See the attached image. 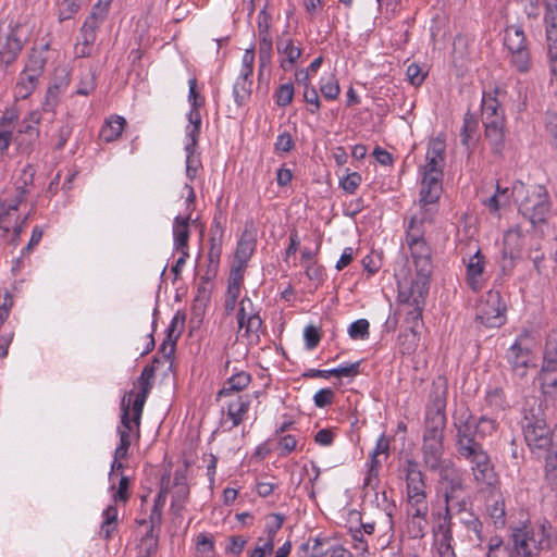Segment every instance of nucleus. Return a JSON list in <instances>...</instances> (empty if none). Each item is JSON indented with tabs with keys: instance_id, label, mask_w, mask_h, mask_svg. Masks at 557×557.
Masks as SVG:
<instances>
[{
	"instance_id": "nucleus-1",
	"label": "nucleus",
	"mask_w": 557,
	"mask_h": 557,
	"mask_svg": "<svg viewBox=\"0 0 557 557\" xmlns=\"http://www.w3.org/2000/svg\"><path fill=\"white\" fill-rule=\"evenodd\" d=\"M510 539V548L487 549L486 557H544L557 541L552 525L545 523L517 528Z\"/></svg>"
},
{
	"instance_id": "nucleus-2",
	"label": "nucleus",
	"mask_w": 557,
	"mask_h": 557,
	"mask_svg": "<svg viewBox=\"0 0 557 557\" xmlns=\"http://www.w3.org/2000/svg\"><path fill=\"white\" fill-rule=\"evenodd\" d=\"M544 401L535 396L525 397L521 426L527 445L532 451L547 453L556 442V433L546 423Z\"/></svg>"
},
{
	"instance_id": "nucleus-3",
	"label": "nucleus",
	"mask_w": 557,
	"mask_h": 557,
	"mask_svg": "<svg viewBox=\"0 0 557 557\" xmlns=\"http://www.w3.org/2000/svg\"><path fill=\"white\" fill-rule=\"evenodd\" d=\"M429 212L430 210H425L421 219L412 216L406 234V242L416 268V278L410 284H419L422 288L423 286H430V277L433 272L432 251L423 237V223L425 221L432 222Z\"/></svg>"
},
{
	"instance_id": "nucleus-4",
	"label": "nucleus",
	"mask_w": 557,
	"mask_h": 557,
	"mask_svg": "<svg viewBox=\"0 0 557 557\" xmlns=\"http://www.w3.org/2000/svg\"><path fill=\"white\" fill-rule=\"evenodd\" d=\"M448 383L446 377L437 376L432 382L429 405L425 411L423 440L444 441L446 428V404Z\"/></svg>"
},
{
	"instance_id": "nucleus-5",
	"label": "nucleus",
	"mask_w": 557,
	"mask_h": 557,
	"mask_svg": "<svg viewBox=\"0 0 557 557\" xmlns=\"http://www.w3.org/2000/svg\"><path fill=\"white\" fill-rule=\"evenodd\" d=\"M519 212L530 221L533 228L545 224L550 210L548 194L545 187L537 185L525 188L523 184L513 188Z\"/></svg>"
},
{
	"instance_id": "nucleus-6",
	"label": "nucleus",
	"mask_w": 557,
	"mask_h": 557,
	"mask_svg": "<svg viewBox=\"0 0 557 557\" xmlns=\"http://www.w3.org/2000/svg\"><path fill=\"white\" fill-rule=\"evenodd\" d=\"M430 286L419 284H410L405 286L398 282V300L401 310L405 312V329L419 330L422 324V312L425 306V298L429 294Z\"/></svg>"
},
{
	"instance_id": "nucleus-7",
	"label": "nucleus",
	"mask_w": 557,
	"mask_h": 557,
	"mask_svg": "<svg viewBox=\"0 0 557 557\" xmlns=\"http://www.w3.org/2000/svg\"><path fill=\"white\" fill-rule=\"evenodd\" d=\"M28 41V30L24 24L9 23L0 25V66L14 63Z\"/></svg>"
},
{
	"instance_id": "nucleus-8",
	"label": "nucleus",
	"mask_w": 557,
	"mask_h": 557,
	"mask_svg": "<svg viewBox=\"0 0 557 557\" xmlns=\"http://www.w3.org/2000/svg\"><path fill=\"white\" fill-rule=\"evenodd\" d=\"M504 46L509 62L519 73H528L532 66L529 42L521 26L509 25L504 30Z\"/></svg>"
},
{
	"instance_id": "nucleus-9",
	"label": "nucleus",
	"mask_w": 557,
	"mask_h": 557,
	"mask_svg": "<svg viewBox=\"0 0 557 557\" xmlns=\"http://www.w3.org/2000/svg\"><path fill=\"white\" fill-rule=\"evenodd\" d=\"M506 304L498 290H488L476 308L475 320L486 327H500L506 322Z\"/></svg>"
},
{
	"instance_id": "nucleus-10",
	"label": "nucleus",
	"mask_w": 557,
	"mask_h": 557,
	"mask_svg": "<svg viewBox=\"0 0 557 557\" xmlns=\"http://www.w3.org/2000/svg\"><path fill=\"white\" fill-rule=\"evenodd\" d=\"M458 457L471 465L474 480L480 484L494 486L497 475L494 470L491 457L483 446L457 453Z\"/></svg>"
},
{
	"instance_id": "nucleus-11",
	"label": "nucleus",
	"mask_w": 557,
	"mask_h": 557,
	"mask_svg": "<svg viewBox=\"0 0 557 557\" xmlns=\"http://www.w3.org/2000/svg\"><path fill=\"white\" fill-rule=\"evenodd\" d=\"M527 339V337H519L506 354L512 373L519 379L525 377L529 368H536L535 355Z\"/></svg>"
},
{
	"instance_id": "nucleus-12",
	"label": "nucleus",
	"mask_w": 557,
	"mask_h": 557,
	"mask_svg": "<svg viewBox=\"0 0 557 557\" xmlns=\"http://www.w3.org/2000/svg\"><path fill=\"white\" fill-rule=\"evenodd\" d=\"M470 418H472V412L468 407L460 408L453 416V426L456 431L455 447L457 453L483 446L481 443L482 440L471 431V425L469 424Z\"/></svg>"
},
{
	"instance_id": "nucleus-13",
	"label": "nucleus",
	"mask_w": 557,
	"mask_h": 557,
	"mask_svg": "<svg viewBox=\"0 0 557 557\" xmlns=\"http://www.w3.org/2000/svg\"><path fill=\"white\" fill-rule=\"evenodd\" d=\"M442 180L443 175L422 174L419 203L423 210L422 213L425 210H430L429 214L432 218L435 214V211H433L432 208L426 207L435 205L440 200L443 191Z\"/></svg>"
},
{
	"instance_id": "nucleus-14",
	"label": "nucleus",
	"mask_w": 557,
	"mask_h": 557,
	"mask_svg": "<svg viewBox=\"0 0 557 557\" xmlns=\"http://www.w3.org/2000/svg\"><path fill=\"white\" fill-rule=\"evenodd\" d=\"M442 481L445 483L444 500L445 507L451 508L458 496L465 491V483L461 473L453 467H446L440 471Z\"/></svg>"
},
{
	"instance_id": "nucleus-15",
	"label": "nucleus",
	"mask_w": 557,
	"mask_h": 557,
	"mask_svg": "<svg viewBox=\"0 0 557 557\" xmlns=\"http://www.w3.org/2000/svg\"><path fill=\"white\" fill-rule=\"evenodd\" d=\"M544 24L547 40V53L550 62H557V0L544 1Z\"/></svg>"
},
{
	"instance_id": "nucleus-16",
	"label": "nucleus",
	"mask_w": 557,
	"mask_h": 557,
	"mask_svg": "<svg viewBox=\"0 0 557 557\" xmlns=\"http://www.w3.org/2000/svg\"><path fill=\"white\" fill-rule=\"evenodd\" d=\"M400 473L406 482V494H418L421 491L428 490L425 475L420 469V465L414 459H406L400 465Z\"/></svg>"
},
{
	"instance_id": "nucleus-17",
	"label": "nucleus",
	"mask_w": 557,
	"mask_h": 557,
	"mask_svg": "<svg viewBox=\"0 0 557 557\" xmlns=\"http://www.w3.org/2000/svg\"><path fill=\"white\" fill-rule=\"evenodd\" d=\"M485 127V138L491 145L493 153L500 154L505 146V114L482 120Z\"/></svg>"
},
{
	"instance_id": "nucleus-18",
	"label": "nucleus",
	"mask_w": 557,
	"mask_h": 557,
	"mask_svg": "<svg viewBox=\"0 0 557 557\" xmlns=\"http://www.w3.org/2000/svg\"><path fill=\"white\" fill-rule=\"evenodd\" d=\"M23 202V195L13 196L12 199L0 200V237L9 235L11 228L16 224V211L18 206Z\"/></svg>"
},
{
	"instance_id": "nucleus-19",
	"label": "nucleus",
	"mask_w": 557,
	"mask_h": 557,
	"mask_svg": "<svg viewBox=\"0 0 557 557\" xmlns=\"http://www.w3.org/2000/svg\"><path fill=\"white\" fill-rule=\"evenodd\" d=\"M423 463L430 471H441L445 465L443 441L423 440L422 444Z\"/></svg>"
},
{
	"instance_id": "nucleus-20",
	"label": "nucleus",
	"mask_w": 557,
	"mask_h": 557,
	"mask_svg": "<svg viewBox=\"0 0 557 557\" xmlns=\"http://www.w3.org/2000/svg\"><path fill=\"white\" fill-rule=\"evenodd\" d=\"M70 84L69 73L62 69L55 73L53 83L48 87L42 109L51 112L59 102L60 94L65 91Z\"/></svg>"
},
{
	"instance_id": "nucleus-21",
	"label": "nucleus",
	"mask_w": 557,
	"mask_h": 557,
	"mask_svg": "<svg viewBox=\"0 0 557 557\" xmlns=\"http://www.w3.org/2000/svg\"><path fill=\"white\" fill-rule=\"evenodd\" d=\"M426 164L421 166V174L443 175L445 160V146L442 141H434L426 151Z\"/></svg>"
},
{
	"instance_id": "nucleus-22",
	"label": "nucleus",
	"mask_w": 557,
	"mask_h": 557,
	"mask_svg": "<svg viewBox=\"0 0 557 557\" xmlns=\"http://www.w3.org/2000/svg\"><path fill=\"white\" fill-rule=\"evenodd\" d=\"M484 269L485 257L480 250H476L475 253L470 257L466 267L467 282L473 292H478L483 287L481 276L484 273Z\"/></svg>"
},
{
	"instance_id": "nucleus-23",
	"label": "nucleus",
	"mask_w": 557,
	"mask_h": 557,
	"mask_svg": "<svg viewBox=\"0 0 557 557\" xmlns=\"http://www.w3.org/2000/svg\"><path fill=\"white\" fill-rule=\"evenodd\" d=\"M133 392L128 393V398L126 396L122 398L121 401V426L117 429V433L120 435V447L129 449L132 444L131 441V432L133 431V425L131 421V397L133 396Z\"/></svg>"
},
{
	"instance_id": "nucleus-24",
	"label": "nucleus",
	"mask_w": 557,
	"mask_h": 557,
	"mask_svg": "<svg viewBox=\"0 0 557 557\" xmlns=\"http://www.w3.org/2000/svg\"><path fill=\"white\" fill-rule=\"evenodd\" d=\"M461 525L466 530V535L469 542L478 548L482 547L484 542L483 523L473 512L465 513L459 518Z\"/></svg>"
},
{
	"instance_id": "nucleus-25",
	"label": "nucleus",
	"mask_w": 557,
	"mask_h": 557,
	"mask_svg": "<svg viewBox=\"0 0 557 557\" xmlns=\"http://www.w3.org/2000/svg\"><path fill=\"white\" fill-rule=\"evenodd\" d=\"M276 49L280 54L285 55V59L281 61V67L284 71L292 70L301 55V49L294 46L292 39H284L283 36L277 39Z\"/></svg>"
},
{
	"instance_id": "nucleus-26",
	"label": "nucleus",
	"mask_w": 557,
	"mask_h": 557,
	"mask_svg": "<svg viewBox=\"0 0 557 557\" xmlns=\"http://www.w3.org/2000/svg\"><path fill=\"white\" fill-rule=\"evenodd\" d=\"M522 230L519 225L511 227L504 234L503 256L511 260L519 257L521 250Z\"/></svg>"
},
{
	"instance_id": "nucleus-27",
	"label": "nucleus",
	"mask_w": 557,
	"mask_h": 557,
	"mask_svg": "<svg viewBox=\"0 0 557 557\" xmlns=\"http://www.w3.org/2000/svg\"><path fill=\"white\" fill-rule=\"evenodd\" d=\"M429 511H407V530L412 539H423L426 534Z\"/></svg>"
},
{
	"instance_id": "nucleus-28",
	"label": "nucleus",
	"mask_w": 557,
	"mask_h": 557,
	"mask_svg": "<svg viewBox=\"0 0 557 557\" xmlns=\"http://www.w3.org/2000/svg\"><path fill=\"white\" fill-rule=\"evenodd\" d=\"M41 76L28 71H22L14 88L17 98L26 99L37 88Z\"/></svg>"
},
{
	"instance_id": "nucleus-29",
	"label": "nucleus",
	"mask_w": 557,
	"mask_h": 557,
	"mask_svg": "<svg viewBox=\"0 0 557 557\" xmlns=\"http://www.w3.org/2000/svg\"><path fill=\"white\" fill-rule=\"evenodd\" d=\"M250 381V374L245 371L232 375L219 391L218 398L231 396L233 393H239L249 385Z\"/></svg>"
},
{
	"instance_id": "nucleus-30",
	"label": "nucleus",
	"mask_w": 557,
	"mask_h": 557,
	"mask_svg": "<svg viewBox=\"0 0 557 557\" xmlns=\"http://www.w3.org/2000/svg\"><path fill=\"white\" fill-rule=\"evenodd\" d=\"M189 220H190L189 215H187L185 218L176 216L174 219L173 235H174V246H175L176 250H187L188 251Z\"/></svg>"
},
{
	"instance_id": "nucleus-31",
	"label": "nucleus",
	"mask_w": 557,
	"mask_h": 557,
	"mask_svg": "<svg viewBox=\"0 0 557 557\" xmlns=\"http://www.w3.org/2000/svg\"><path fill=\"white\" fill-rule=\"evenodd\" d=\"M126 124V121L122 116H112L109 120L106 121V123L102 125L99 137L106 143H112L116 140Z\"/></svg>"
},
{
	"instance_id": "nucleus-32",
	"label": "nucleus",
	"mask_w": 557,
	"mask_h": 557,
	"mask_svg": "<svg viewBox=\"0 0 557 557\" xmlns=\"http://www.w3.org/2000/svg\"><path fill=\"white\" fill-rule=\"evenodd\" d=\"M250 406L248 396L238 395L235 399L227 404V416L233 422V426L239 425Z\"/></svg>"
},
{
	"instance_id": "nucleus-33",
	"label": "nucleus",
	"mask_w": 557,
	"mask_h": 557,
	"mask_svg": "<svg viewBox=\"0 0 557 557\" xmlns=\"http://www.w3.org/2000/svg\"><path fill=\"white\" fill-rule=\"evenodd\" d=\"M469 424L471 425V431L482 441L486 437L493 436L498 425L496 420L492 418L481 416L475 420L473 414L472 418L469 419Z\"/></svg>"
},
{
	"instance_id": "nucleus-34",
	"label": "nucleus",
	"mask_w": 557,
	"mask_h": 557,
	"mask_svg": "<svg viewBox=\"0 0 557 557\" xmlns=\"http://www.w3.org/2000/svg\"><path fill=\"white\" fill-rule=\"evenodd\" d=\"M440 522L433 529L435 541H453V512L451 508L444 507V511L438 513Z\"/></svg>"
},
{
	"instance_id": "nucleus-35",
	"label": "nucleus",
	"mask_w": 557,
	"mask_h": 557,
	"mask_svg": "<svg viewBox=\"0 0 557 557\" xmlns=\"http://www.w3.org/2000/svg\"><path fill=\"white\" fill-rule=\"evenodd\" d=\"M256 249V238L252 234H249L247 231L243 233L240 239L237 243V247L235 250V259L236 262L246 263L251 258L252 253Z\"/></svg>"
},
{
	"instance_id": "nucleus-36",
	"label": "nucleus",
	"mask_w": 557,
	"mask_h": 557,
	"mask_svg": "<svg viewBox=\"0 0 557 557\" xmlns=\"http://www.w3.org/2000/svg\"><path fill=\"white\" fill-rule=\"evenodd\" d=\"M252 76L240 74L233 86V96L237 106L246 104L251 96Z\"/></svg>"
},
{
	"instance_id": "nucleus-37",
	"label": "nucleus",
	"mask_w": 557,
	"mask_h": 557,
	"mask_svg": "<svg viewBox=\"0 0 557 557\" xmlns=\"http://www.w3.org/2000/svg\"><path fill=\"white\" fill-rule=\"evenodd\" d=\"M103 521L100 527V535L110 540L117 527V508L115 505H109L102 512Z\"/></svg>"
},
{
	"instance_id": "nucleus-38",
	"label": "nucleus",
	"mask_w": 557,
	"mask_h": 557,
	"mask_svg": "<svg viewBox=\"0 0 557 557\" xmlns=\"http://www.w3.org/2000/svg\"><path fill=\"white\" fill-rule=\"evenodd\" d=\"M542 372H557V343L550 337L545 343Z\"/></svg>"
},
{
	"instance_id": "nucleus-39",
	"label": "nucleus",
	"mask_w": 557,
	"mask_h": 557,
	"mask_svg": "<svg viewBox=\"0 0 557 557\" xmlns=\"http://www.w3.org/2000/svg\"><path fill=\"white\" fill-rule=\"evenodd\" d=\"M403 354H412L416 351L420 341V332L414 329H405L398 337Z\"/></svg>"
},
{
	"instance_id": "nucleus-40",
	"label": "nucleus",
	"mask_w": 557,
	"mask_h": 557,
	"mask_svg": "<svg viewBox=\"0 0 557 557\" xmlns=\"http://www.w3.org/2000/svg\"><path fill=\"white\" fill-rule=\"evenodd\" d=\"M35 177V169L33 165L27 164L25 165L20 173L18 178L15 182V195L20 196V194L23 195V202L26 199V195L28 194L27 187L33 185Z\"/></svg>"
},
{
	"instance_id": "nucleus-41",
	"label": "nucleus",
	"mask_w": 557,
	"mask_h": 557,
	"mask_svg": "<svg viewBox=\"0 0 557 557\" xmlns=\"http://www.w3.org/2000/svg\"><path fill=\"white\" fill-rule=\"evenodd\" d=\"M40 113L38 111H33L29 113L28 117H26L21 126L18 133L25 134L27 136L28 143L35 141L39 136L38 124L40 123Z\"/></svg>"
},
{
	"instance_id": "nucleus-42",
	"label": "nucleus",
	"mask_w": 557,
	"mask_h": 557,
	"mask_svg": "<svg viewBox=\"0 0 557 557\" xmlns=\"http://www.w3.org/2000/svg\"><path fill=\"white\" fill-rule=\"evenodd\" d=\"M14 128L13 116L2 115L0 120V156L4 154L12 140V132Z\"/></svg>"
},
{
	"instance_id": "nucleus-43",
	"label": "nucleus",
	"mask_w": 557,
	"mask_h": 557,
	"mask_svg": "<svg viewBox=\"0 0 557 557\" xmlns=\"http://www.w3.org/2000/svg\"><path fill=\"white\" fill-rule=\"evenodd\" d=\"M504 114V109L500 107L497 98L484 92L482 98V120Z\"/></svg>"
},
{
	"instance_id": "nucleus-44",
	"label": "nucleus",
	"mask_w": 557,
	"mask_h": 557,
	"mask_svg": "<svg viewBox=\"0 0 557 557\" xmlns=\"http://www.w3.org/2000/svg\"><path fill=\"white\" fill-rule=\"evenodd\" d=\"M478 128H479L478 119L470 112H467L465 114L463 126H462V129L460 133L461 144L465 147L469 148L470 141L473 138L474 134L476 133Z\"/></svg>"
},
{
	"instance_id": "nucleus-45",
	"label": "nucleus",
	"mask_w": 557,
	"mask_h": 557,
	"mask_svg": "<svg viewBox=\"0 0 557 557\" xmlns=\"http://www.w3.org/2000/svg\"><path fill=\"white\" fill-rule=\"evenodd\" d=\"M407 511H429L428 492L406 494Z\"/></svg>"
},
{
	"instance_id": "nucleus-46",
	"label": "nucleus",
	"mask_w": 557,
	"mask_h": 557,
	"mask_svg": "<svg viewBox=\"0 0 557 557\" xmlns=\"http://www.w3.org/2000/svg\"><path fill=\"white\" fill-rule=\"evenodd\" d=\"M221 253H222V247H221L220 243L211 244L209 252H208V267H207V271H206V277L208 280L216 276Z\"/></svg>"
},
{
	"instance_id": "nucleus-47",
	"label": "nucleus",
	"mask_w": 557,
	"mask_h": 557,
	"mask_svg": "<svg viewBox=\"0 0 557 557\" xmlns=\"http://www.w3.org/2000/svg\"><path fill=\"white\" fill-rule=\"evenodd\" d=\"M486 510L496 528L505 527L506 512L503 499H495L493 504L487 505Z\"/></svg>"
},
{
	"instance_id": "nucleus-48",
	"label": "nucleus",
	"mask_w": 557,
	"mask_h": 557,
	"mask_svg": "<svg viewBox=\"0 0 557 557\" xmlns=\"http://www.w3.org/2000/svg\"><path fill=\"white\" fill-rule=\"evenodd\" d=\"M46 65V58L44 57L42 51H37L35 49L28 55L27 62L25 64L24 71H28L38 75H42L44 69Z\"/></svg>"
},
{
	"instance_id": "nucleus-49",
	"label": "nucleus",
	"mask_w": 557,
	"mask_h": 557,
	"mask_svg": "<svg viewBox=\"0 0 557 557\" xmlns=\"http://www.w3.org/2000/svg\"><path fill=\"white\" fill-rule=\"evenodd\" d=\"M185 321H186V314L185 312L178 310L174 317L172 318V321L170 323V325L168 326V330H166V337H169V339H174V341H177L184 330V326H185Z\"/></svg>"
},
{
	"instance_id": "nucleus-50",
	"label": "nucleus",
	"mask_w": 557,
	"mask_h": 557,
	"mask_svg": "<svg viewBox=\"0 0 557 557\" xmlns=\"http://www.w3.org/2000/svg\"><path fill=\"white\" fill-rule=\"evenodd\" d=\"M275 102L278 107L288 106L294 98V86L292 83L282 84L274 92Z\"/></svg>"
},
{
	"instance_id": "nucleus-51",
	"label": "nucleus",
	"mask_w": 557,
	"mask_h": 557,
	"mask_svg": "<svg viewBox=\"0 0 557 557\" xmlns=\"http://www.w3.org/2000/svg\"><path fill=\"white\" fill-rule=\"evenodd\" d=\"M272 37H259V63L260 69L267 66L272 58Z\"/></svg>"
},
{
	"instance_id": "nucleus-52",
	"label": "nucleus",
	"mask_w": 557,
	"mask_h": 557,
	"mask_svg": "<svg viewBox=\"0 0 557 557\" xmlns=\"http://www.w3.org/2000/svg\"><path fill=\"white\" fill-rule=\"evenodd\" d=\"M148 395H144V393H137L132 404L133 417L131 418V421L132 425L136 426L137 433H139L140 419Z\"/></svg>"
},
{
	"instance_id": "nucleus-53",
	"label": "nucleus",
	"mask_w": 557,
	"mask_h": 557,
	"mask_svg": "<svg viewBox=\"0 0 557 557\" xmlns=\"http://www.w3.org/2000/svg\"><path fill=\"white\" fill-rule=\"evenodd\" d=\"M109 5L110 4H106V1L99 0L92 8V11L86 18L85 23L99 27L107 16Z\"/></svg>"
},
{
	"instance_id": "nucleus-54",
	"label": "nucleus",
	"mask_w": 557,
	"mask_h": 557,
	"mask_svg": "<svg viewBox=\"0 0 557 557\" xmlns=\"http://www.w3.org/2000/svg\"><path fill=\"white\" fill-rule=\"evenodd\" d=\"M153 379H154V367L153 366H146L140 376L138 377V385L140 391L138 393H144V395H149L152 386H153Z\"/></svg>"
},
{
	"instance_id": "nucleus-55",
	"label": "nucleus",
	"mask_w": 557,
	"mask_h": 557,
	"mask_svg": "<svg viewBox=\"0 0 557 557\" xmlns=\"http://www.w3.org/2000/svg\"><path fill=\"white\" fill-rule=\"evenodd\" d=\"M320 90H321L323 97L329 100H335L341 92L338 82L334 77H329L327 79H322L321 85H320Z\"/></svg>"
},
{
	"instance_id": "nucleus-56",
	"label": "nucleus",
	"mask_w": 557,
	"mask_h": 557,
	"mask_svg": "<svg viewBox=\"0 0 557 557\" xmlns=\"http://www.w3.org/2000/svg\"><path fill=\"white\" fill-rule=\"evenodd\" d=\"M131 480L128 476L122 475L119 481V486L116 491L113 493L112 498L114 503H127L131 494H129Z\"/></svg>"
},
{
	"instance_id": "nucleus-57",
	"label": "nucleus",
	"mask_w": 557,
	"mask_h": 557,
	"mask_svg": "<svg viewBox=\"0 0 557 557\" xmlns=\"http://www.w3.org/2000/svg\"><path fill=\"white\" fill-rule=\"evenodd\" d=\"M369 327L368 320L360 319L349 325L348 334L352 339H363L369 335Z\"/></svg>"
},
{
	"instance_id": "nucleus-58",
	"label": "nucleus",
	"mask_w": 557,
	"mask_h": 557,
	"mask_svg": "<svg viewBox=\"0 0 557 557\" xmlns=\"http://www.w3.org/2000/svg\"><path fill=\"white\" fill-rule=\"evenodd\" d=\"M257 24H258V36L259 37H269V36H271L270 28H271V24H272V16L267 11V7H264L259 12L258 18H257Z\"/></svg>"
},
{
	"instance_id": "nucleus-59",
	"label": "nucleus",
	"mask_w": 557,
	"mask_h": 557,
	"mask_svg": "<svg viewBox=\"0 0 557 557\" xmlns=\"http://www.w3.org/2000/svg\"><path fill=\"white\" fill-rule=\"evenodd\" d=\"M335 393L332 388H322L313 396V403L318 408H325L333 404Z\"/></svg>"
},
{
	"instance_id": "nucleus-60",
	"label": "nucleus",
	"mask_w": 557,
	"mask_h": 557,
	"mask_svg": "<svg viewBox=\"0 0 557 557\" xmlns=\"http://www.w3.org/2000/svg\"><path fill=\"white\" fill-rule=\"evenodd\" d=\"M270 521L267 522L265 533L267 537L275 539L276 533L282 528L285 517L281 513H272L270 515Z\"/></svg>"
},
{
	"instance_id": "nucleus-61",
	"label": "nucleus",
	"mask_w": 557,
	"mask_h": 557,
	"mask_svg": "<svg viewBox=\"0 0 557 557\" xmlns=\"http://www.w3.org/2000/svg\"><path fill=\"white\" fill-rule=\"evenodd\" d=\"M79 2L75 0H63L59 8L60 21L71 18L79 9Z\"/></svg>"
},
{
	"instance_id": "nucleus-62",
	"label": "nucleus",
	"mask_w": 557,
	"mask_h": 557,
	"mask_svg": "<svg viewBox=\"0 0 557 557\" xmlns=\"http://www.w3.org/2000/svg\"><path fill=\"white\" fill-rule=\"evenodd\" d=\"M486 401L490 406L504 409L506 407V397L502 388H494L486 393Z\"/></svg>"
},
{
	"instance_id": "nucleus-63",
	"label": "nucleus",
	"mask_w": 557,
	"mask_h": 557,
	"mask_svg": "<svg viewBox=\"0 0 557 557\" xmlns=\"http://www.w3.org/2000/svg\"><path fill=\"white\" fill-rule=\"evenodd\" d=\"M96 88L95 75L91 72H87L81 79L76 94L81 96H88Z\"/></svg>"
},
{
	"instance_id": "nucleus-64",
	"label": "nucleus",
	"mask_w": 557,
	"mask_h": 557,
	"mask_svg": "<svg viewBox=\"0 0 557 557\" xmlns=\"http://www.w3.org/2000/svg\"><path fill=\"white\" fill-rule=\"evenodd\" d=\"M361 183V175L352 172L346 175L339 183L341 187L348 194H354Z\"/></svg>"
}]
</instances>
